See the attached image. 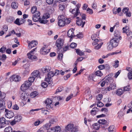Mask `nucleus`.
Masks as SVG:
<instances>
[{
    "label": "nucleus",
    "instance_id": "obj_43",
    "mask_svg": "<svg viewBox=\"0 0 132 132\" xmlns=\"http://www.w3.org/2000/svg\"><path fill=\"white\" fill-rule=\"evenodd\" d=\"M5 119L4 117H2L0 118V123L3 124L4 125L6 124Z\"/></svg>",
    "mask_w": 132,
    "mask_h": 132
},
{
    "label": "nucleus",
    "instance_id": "obj_33",
    "mask_svg": "<svg viewBox=\"0 0 132 132\" xmlns=\"http://www.w3.org/2000/svg\"><path fill=\"white\" fill-rule=\"evenodd\" d=\"M37 8L36 6H33L32 7L31 10V13L34 14L36 12H37L38 11H37Z\"/></svg>",
    "mask_w": 132,
    "mask_h": 132
},
{
    "label": "nucleus",
    "instance_id": "obj_57",
    "mask_svg": "<svg viewBox=\"0 0 132 132\" xmlns=\"http://www.w3.org/2000/svg\"><path fill=\"white\" fill-rule=\"evenodd\" d=\"M77 44L74 43H72L70 45V47L72 48H75L77 46Z\"/></svg>",
    "mask_w": 132,
    "mask_h": 132
},
{
    "label": "nucleus",
    "instance_id": "obj_21",
    "mask_svg": "<svg viewBox=\"0 0 132 132\" xmlns=\"http://www.w3.org/2000/svg\"><path fill=\"white\" fill-rule=\"evenodd\" d=\"M51 69V67L48 66H47L43 68L42 70L44 73H46L50 71Z\"/></svg>",
    "mask_w": 132,
    "mask_h": 132
},
{
    "label": "nucleus",
    "instance_id": "obj_27",
    "mask_svg": "<svg viewBox=\"0 0 132 132\" xmlns=\"http://www.w3.org/2000/svg\"><path fill=\"white\" fill-rule=\"evenodd\" d=\"M114 47L110 43V42L107 43V49L109 50H111Z\"/></svg>",
    "mask_w": 132,
    "mask_h": 132
},
{
    "label": "nucleus",
    "instance_id": "obj_19",
    "mask_svg": "<svg viewBox=\"0 0 132 132\" xmlns=\"http://www.w3.org/2000/svg\"><path fill=\"white\" fill-rule=\"evenodd\" d=\"M120 33L118 30H116L114 32V38L118 39L120 40L121 39V37L120 36Z\"/></svg>",
    "mask_w": 132,
    "mask_h": 132
},
{
    "label": "nucleus",
    "instance_id": "obj_56",
    "mask_svg": "<svg viewBox=\"0 0 132 132\" xmlns=\"http://www.w3.org/2000/svg\"><path fill=\"white\" fill-rule=\"evenodd\" d=\"M41 86L43 88H46L47 86V84L45 82H43L41 83Z\"/></svg>",
    "mask_w": 132,
    "mask_h": 132
},
{
    "label": "nucleus",
    "instance_id": "obj_38",
    "mask_svg": "<svg viewBox=\"0 0 132 132\" xmlns=\"http://www.w3.org/2000/svg\"><path fill=\"white\" fill-rule=\"evenodd\" d=\"M118 117L119 119H121V118L123 116V112L121 111H120L117 114Z\"/></svg>",
    "mask_w": 132,
    "mask_h": 132
},
{
    "label": "nucleus",
    "instance_id": "obj_50",
    "mask_svg": "<svg viewBox=\"0 0 132 132\" xmlns=\"http://www.w3.org/2000/svg\"><path fill=\"white\" fill-rule=\"evenodd\" d=\"M35 78L34 77L31 76L28 78V80L32 83L34 82Z\"/></svg>",
    "mask_w": 132,
    "mask_h": 132
},
{
    "label": "nucleus",
    "instance_id": "obj_29",
    "mask_svg": "<svg viewBox=\"0 0 132 132\" xmlns=\"http://www.w3.org/2000/svg\"><path fill=\"white\" fill-rule=\"evenodd\" d=\"M59 10L61 11H63L65 9V4H61L59 5Z\"/></svg>",
    "mask_w": 132,
    "mask_h": 132
},
{
    "label": "nucleus",
    "instance_id": "obj_45",
    "mask_svg": "<svg viewBox=\"0 0 132 132\" xmlns=\"http://www.w3.org/2000/svg\"><path fill=\"white\" fill-rule=\"evenodd\" d=\"M98 122L100 124L103 125L107 123L106 120L105 119H100Z\"/></svg>",
    "mask_w": 132,
    "mask_h": 132
},
{
    "label": "nucleus",
    "instance_id": "obj_12",
    "mask_svg": "<svg viewBox=\"0 0 132 132\" xmlns=\"http://www.w3.org/2000/svg\"><path fill=\"white\" fill-rule=\"evenodd\" d=\"M63 17V15L60 16L58 17L59 21L58 24L60 26L62 27L65 25Z\"/></svg>",
    "mask_w": 132,
    "mask_h": 132
},
{
    "label": "nucleus",
    "instance_id": "obj_59",
    "mask_svg": "<svg viewBox=\"0 0 132 132\" xmlns=\"http://www.w3.org/2000/svg\"><path fill=\"white\" fill-rule=\"evenodd\" d=\"M42 1L41 0H36V5H40L42 3Z\"/></svg>",
    "mask_w": 132,
    "mask_h": 132
},
{
    "label": "nucleus",
    "instance_id": "obj_40",
    "mask_svg": "<svg viewBox=\"0 0 132 132\" xmlns=\"http://www.w3.org/2000/svg\"><path fill=\"white\" fill-rule=\"evenodd\" d=\"M38 94V93L35 91L31 93L30 96L32 98H34Z\"/></svg>",
    "mask_w": 132,
    "mask_h": 132
},
{
    "label": "nucleus",
    "instance_id": "obj_18",
    "mask_svg": "<svg viewBox=\"0 0 132 132\" xmlns=\"http://www.w3.org/2000/svg\"><path fill=\"white\" fill-rule=\"evenodd\" d=\"M113 79L111 78H109L108 79L106 80H104L102 81L101 84V86L103 87L106 82L107 83L110 82H113Z\"/></svg>",
    "mask_w": 132,
    "mask_h": 132
},
{
    "label": "nucleus",
    "instance_id": "obj_26",
    "mask_svg": "<svg viewBox=\"0 0 132 132\" xmlns=\"http://www.w3.org/2000/svg\"><path fill=\"white\" fill-rule=\"evenodd\" d=\"M109 132H116V129L113 126H111L108 128Z\"/></svg>",
    "mask_w": 132,
    "mask_h": 132
},
{
    "label": "nucleus",
    "instance_id": "obj_39",
    "mask_svg": "<svg viewBox=\"0 0 132 132\" xmlns=\"http://www.w3.org/2000/svg\"><path fill=\"white\" fill-rule=\"evenodd\" d=\"M103 44V43L101 42L96 45V46L94 48L96 50L99 49L101 47V46Z\"/></svg>",
    "mask_w": 132,
    "mask_h": 132
},
{
    "label": "nucleus",
    "instance_id": "obj_31",
    "mask_svg": "<svg viewBox=\"0 0 132 132\" xmlns=\"http://www.w3.org/2000/svg\"><path fill=\"white\" fill-rule=\"evenodd\" d=\"M123 92L122 89H119L117 90L116 94L118 96H120L123 93Z\"/></svg>",
    "mask_w": 132,
    "mask_h": 132
},
{
    "label": "nucleus",
    "instance_id": "obj_53",
    "mask_svg": "<svg viewBox=\"0 0 132 132\" xmlns=\"http://www.w3.org/2000/svg\"><path fill=\"white\" fill-rule=\"evenodd\" d=\"M102 98V94H99L96 96V99L98 101L101 100Z\"/></svg>",
    "mask_w": 132,
    "mask_h": 132
},
{
    "label": "nucleus",
    "instance_id": "obj_30",
    "mask_svg": "<svg viewBox=\"0 0 132 132\" xmlns=\"http://www.w3.org/2000/svg\"><path fill=\"white\" fill-rule=\"evenodd\" d=\"M96 76L93 74H91L89 75V79L94 81H95L96 80Z\"/></svg>",
    "mask_w": 132,
    "mask_h": 132
},
{
    "label": "nucleus",
    "instance_id": "obj_44",
    "mask_svg": "<svg viewBox=\"0 0 132 132\" xmlns=\"http://www.w3.org/2000/svg\"><path fill=\"white\" fill-rule=\"evenodd\" d=\"M76 52L80 56L84 54L83 52L78 49H76Z\"/></svg>",
    "mask_w": 132,
    "mask_h": 132
},
{
    "label": "nucleus",
    "instance_id": "obj_64",
    "mask_svg": "<svg viewBox=\"0 0 132 132\" xmlns=\"http://www.w3.org/2000/svg\"><path fill=\"white\" fill-rule=\"evenodd\" d=\"M128 77L129 79L131 80L132 79V72L128 73Z\"/></svg>",
    "mask_w": 132,
    "mask_h": 132
},
{
    "label": "nucleus",
    "instance_id": "obj_14",
    "mask_svg": "<svg viewBox=\"0 0 132 132\" xmlns=\"http://www.w3.org/2000/svg\"><path fill=\"white\" fill-rule=\"evenodd\" d=\"M63 44V41L62 39L59 38L58 39L56 42V45L58 47H61Z\"/></svg>",
    "mask_w": 132,
    "mask_h": 132
},
{
    "label": "nucleus",
    "instance_id": "obj_41",
    "mask_svg": "<svg viewBox=\"0 0 132 132\" xmlns=\"http://www.w3.org/2000/svg\"><path fill=\"white\" fill-rule=\"evenodd\" d=\"M29 68H26L25 70L23 71V75L24 76L27 75L29 73Z\"/></svg>",
    "mask_w": 132,
    "mask_h": 132
},
{
    "label": "nucleus",
    "instance_id": "obj_34",
    "mask_svg": "<svg viewBox=\"0 0 132 132\" xmlns=\"http://www.w3.org/2000/svg\"><path fill=\"white\" fill-rule=\"evenodd\" d=\"M95 75L97 76L101 77L103 75V73L101 71L98 70L95 72Z\"/></svg>",
    "mask_w": 132,
    "mask_h": 132
},
{
    "label": "nucleus",
    "instance_id": "obj_4",
    "mask_svg": "<svg viewBox=\"0 0 132 132\" xmlns=\"http://www.w3.org/2000/svg\"><path fill=\"white\" fill-rule=\"evenodd\" d=\"M52 103V100L49 98H48L46 100L45 103L46 104L47 109H50L52 108L53 105Z\"/></svg>",
    "mask_w": 132,
    "mask_h": 132
},
{
    "label": "nucleus",
    "instance_id": "obj_47",
    "mask_svg": "<svg viewBox=\"0 0 132 132\" xmlns=\"http://www.w3.org/2000/svg\"><path fill=\"white\" fill-rule=\"evenodd\" d=\"M63 89V87H60L56 89V92H55V94H56L58 92H61Z\"/></svg>",
    "mask_w": 132,
    "mask_h": 132
},
{
    "label": "nucleus",
    "instance_id": "obj_3",
    "mask_svg": "<svg viewBox=\"0 0 132 132\" xmlns=\"http://www.w3.org/2000/svg\"><path fill=\"white\" fill-rule=\"evenodd\" d=\"M50 16V15L49 12L45 13L43 17L39 20V22L41 23L45 24L47 23L48 21L46 20Z\"/></svg>",
    "mask_w": 132,
    "mask_h": 132
},
{
    "label": "nucleus",
    "instance_id": "obj_49",
    "mask_svg": "<svg viewBox=\"0 0 132 132\" xmlns=\"http://www.w3.org/2000/svg\"><path fill=\"white\" fill-rule=\"evenodd\" d=\"M6 48L5 47L3 46L0 49V52L2 53H4L5 51Z\"/></svg>",
    "mask_w": 132,
    "mask_h": 132
},
{
    "label": "nucleus",
    "instance_id": "obj_61",
    "mask_svg": "<svg viewBox=\"0 0 132 132\" xmlns=\"http://www.w3.org/2000/svg\"><path fill=\"white\" fill-rule=\"evenodd\" d=\"M46 130L43 128H41L37 131V132H46Z\"/></svg>",
    "mask_w": 132,
    "mask_h": 132
},
{
    "label": "nucleus",
    "instance_id": "obj_42",
    "mask_svg": "<svg viewBox=\"0 0 132 132\" xmlns=\"http://www.w3.org/2000/svg\"><path fill=\"white\" fill-rule=\"evenodd\" d=\"M129 28L127 27H123L122 29V30H123V33H126L127 34V32H129Z\"/></svg>",
    "mask_w": 132,
    "mask_h": 132
},
{
    "label": "nucleus",
    "instance_id": "obj_46",
    "mask_svg": "<svg viewBox=\"0 0 132 132\" xmlns=\"http://www.w3.org/2000/svg\"><path fill=\"white\" fill-rule=\"evenodd\" d=\"M73 96L72 94H71L69 95L66 98L65 101H68L71 99Z\"/></svg>",
    "mask_w": 132,
    "mask_h": 132
},
{
    "label": "nucleus",
    "instance_id": "obj_54",
    "mask_svg": "<svg viewBox=\"0 0 132 132\" xmlns=\"http://www.w3.org/2000/svg\"><path fill=\"white\" fill-rule=\"evenodd\" d=\"M130 89L129 86H126L123 87V91H129Z\"/></svg>",
    "mask_w": 132,
    "mask_h": 132
},
{
    "label": "nucleus",
    "instance_id": "obj_22",
    "mask_svg": "<svg viewBox=\"0 0 132 132\" xmlns=\"http://www.w3.org/2000/svg\"><path fill=\"white\" fill-rule=\"evenodd\" d=\"M31 76L34 77L35 78L36 77H40V72L38 71H34L31 73Z\"/></svg>",
    "mask_w": 132,
    "mask_h": 132
},
{
    "label": "nucleus",
    "instance_id": "obj_20",
    "mask_svg": "<svg viewBox=\"0 0 132 132\" xmlns=\"http://www.w3.org/2000/svg\"><path fill=\"white\" fill-rule=\"evenodd\" d=\"M5 103L3 99L0 100V110H4L5 109Z\"/></svg>",
    "mask_w": 132,
    "mask_h": 132
},
{
    "label": "nucleus",
    "instance_id": "obj_13",
    "mask_svg": "<svg viewBox=\"0 0 132 132\" xmlns=\"http://www.w3.org/2000/svg\"><path fill=\"white\" fill-rule=\"evenodd\" d=\"M122 12L123 13L125 14L127 17H130L131 16V13L129 11V9L128 7H125L123 8Z\"/></svg>",
    "mask_w": 132,
    "mask_h": 132
},
{
    "label": "nucleus",
    "instance_id": "obj_62",
    "mask_svg": "<svg viewBox=\"0 0 132 132\" xmlns=\"http://www.w3.org/2000/svg\"><path fill=\"white\" fill-rule=\"evenodd\" d=\"M40 123V121L39 120H37L35 121L34 123V125L35 126H37L39 125Z\"/></svg>",
    "mask_w": 132,
    "mask_h": 132
},
{
    "label": "nucleus",
    "instance_id": "obj_15",
    "mask_svg": "<svg viewBox=\"0 0 132 132\" xmlns=\"http://www.w3.org/2000/svg\"><path fill=\"white\" fill-rule=\"evenodd\" d=\"M29 94L23 92L21 95L20 98L22 100L25 101L28 98Z\"/></svg>",
    "mask_w": 132,
    "mask_h": 132
},
{
    "label": "nucleus",
    "instance_id": "obj_58",
    "mask_svg": "<svg viewBox=\"0 0 132 132\" xmlns=\"http://www.w3.org/2000/svg\"><path fill=\"white\" fill-rule=\"evenodd\" d=\"M97 106L98 107H101L103 106V104L101 102L98 101L97 103Z\"/></svg>",
    "mask_w": 132,
    "mask_h": 132
},
{
    "label": "nucleus",
    "instance_id": "obj_51",
    "mask_svg": "<svg viewBox=\"0 0 132 132\" xmlns=\"http://www.w3.org/2000/svg\"><path fill=\"white\" fill-rule=\"evenodd\" d=\"M47 132H55V127H52L49 129L47 131Z\"/></svg>",
    "mask_w": 132,
    "mask_h": 132
},
{
    "label": "nucleus",
    "instance_id": "obj_5",
    "mask_svg": "<svg viewBox=\"0 0 132 132\" xmlns=\"http://www.w3.org/2000/svg\"><path fill=\"white\" fill-rule=\"evenodd\" d=\"M31 84L32 83L29 80L28 81H25L21 85V89L23 90H25L31 86Z\"/></svg>",
    "mask_w": 132,
    "mask_h": 132
},
{
    "label": "nucleus",
    "instance_id": "obj_16",
    "mask_svg": "<svg viewBox=\"0 0 132 132\" xmlns=\"http://www.w3.org/2000/svg\"><path fill=\"white\" fill-rule=\"evenodd\" d=\"M74 30L73 29L69 30L67 33V35L69 37L72 38L75 37L74 34Z\"/></svg>",
    "mask_w": 132,
    "mask_h": 132
},
{
    "label": "nucleus",
    "instance_id": "obj_1",
    "mask_svg": "<svg viewBox=\"0 0 132 132\" xmlns=\"http://www.w3.org/2000/svg\"><path fill=\"white\" fill-rule=\"evenodd\" d=\"M81 4H78L76 5V7L72 9L71 11L72 13L74 14V17H77L76 18L78 19L77 20L76 24L79 26H81L83 27L85 23L83 20L86 19V15L84 14H82L80 12L79 9L80 7Z\"/></svg>",
    "mask_w": 132,
    "mask_h": 132
},
{
    "label": "nucleus",
    "instance_id": "obj_52",
    "mask_svg": "<svg viewBox=\"0 0 132 132\" xmlns=\"http://www.w3.org/2000/svg\"><path fill=\"white\" fill-rule=\"evenodd\" d=\"M55 132H60L61 131L60 127L59 126H57L55 127Z\"/></svg>",
    "mask_w": 132,
    "mask_h": 132
},
{
    "label": "nucleus",
    "instance_id": "obj_9",
    "mask_svg": "<svg viewBox=\"0 0 132 132\" xmlns=\"http://www.w3.org/2000/svg\"><path fill=\"white\" fill-rule=\"evenodd\" d=\"M40 13L39 12H37L35 13L32 16V20L34 22H37L38 21H39L40 18Z\"/></svg>",
    "mask_w": 132,
    "mask_h": 132
},
{
    "label": "nucleus",
    "instance_id": "obj_23",
    "mask_svg": "<svg viewBox=\"0 0 132 132\" xmlns=\"http://www.w3.org/2000/svg\"><path fill=\"white\" fill-rule=\"evenodd\" d=\"M34 54L29 53L27 54L28 57L31 60L35 59H37V57L33 55Z\"/></svg>",
    "mask_w": 132,
    "mask_h": 132
},
{
    "label": "nucleus",
    "instance_id": "obj_17",
    "mask_svg": "<svg viewBox=\"0 0 132 132\" xmlns=\"http://www.w3.org/2000/svg\"><path fill=\"white\" fill-rule=\"evenodd\" d=\"M116 88V86L115 83H111L109 87L106 88V90L110 91V90L115 89Z\"/></svg>",
    "mask_w": 132,
    "mask_h": 132
},
{
    "label": "nucleus",
    "instance_id": "obj_24",
    "mask_svg": "<svg viewBox=\"0 0 132 132\" xmlns=\"http://www.w3.org/2000/svg\"><path fill=\"white\" fill-rule=\"evenodd\" d=\"M98 109L96 107L94 108L90 111V113L92 115H95L98 111Z\"/></svg>",
    "mask_w": 132,
    "mask_h": 132
},
{
    "label": "nucleus",
    "instance_id": "obj_32",
    "mask_svg": "<svg viewBox=\"0 0 132 132\" xmlns=\"http://www.w3.org/2000/svg\"><path fill=\"white\" fill-rule=\"evenodd\" d=\"M12 128L10 126L6 127L4 130V132H12Z\"/></svg>",
    "mask_w": 132,
    "mask_h": 132
},
{
    "label": "nucleus",
    "instance_id": "obj_48",
    "mask_svg": "<svg viewBox=\"0 0 132 132\" xmlns=\"http://www.w3.org/2000/svg\"><path fill=\"white\" fill-rule=\"evenodd\" d=\"M54 75V72L52 71L49 72L47 76L48 77L51 78L53 77Z\"/></svg>",
    "mask_w": 132,
    "mask_h": 132
},
{
    "label": "nucleus",
    "instance_id": "obj_8",
    "mask_svg": "<svg viewBox=\"0 0 132 132\" xmlns=\"http://www.w3.org/2000/svg\"><path fill=\"white\" fill-rule=\"evenodd\" d=\"M21 79V77L18 75H13L11 76L10 78V80L11 81L18 82Z\"/></svg>",
    "mask_w": 132,
    "mask_h": 132
},
{
    "label": "nucleus",
    "instance_id": "obj_28",
    "mask_svg": "<svg viewBox=\"0 0 132 132\" xmlns=\"http://www.w3.org/2000/svg\"><path fill=\"white\" fill-rule=\"evenodd\" d=\"M22 117L19 114L18 115L14 117L15 121L17 122H18L20 121L22 119Z\"/></svg>",
    "mask_w": 132,
    "mask_h": 132
},
{
    "label": "nucleus",
    "instance_id": "obj_11",
    "mask_svg": "<svg viewBox=\"0 0 132 132\" xmlns=\"http://www.w3.org/2000/svg\"><path fill=\"white\" fill-rule=\"evenodd\" d=\"M119 41V40L118 39L113 38L110 40V42L114 47H115L118 45Z\"/></svg>",
    "mask_w": 132,
    "mask_h": 132
},
{
    "label": "nucleus",
    "instance_id": "obj_10",
    "mask_svg": "<svg viewBox=\"0 0 132 132\" xmlns=\"http://www.w3.org/2000/svg\"><path fill=\"white\" fill-rule=\"evenodd\" d=\"M27 43L28 44V49H31L32 47H35L37 44V43L35 41H32L30 42L29 41H27Z\"/></svg>",
    "mask_w": 132,
    "mask_h": 132
},
{
    "label": "nucleus",
    "instance_id": "obj_36",
    "mask_svg": "<svg viewBox=\"0 0 132 132\" xmlns=\"http://www.w3.org/2000/svg\"><path fill=\"white\" fill-rule=\"evenodd\" d=\"M51 126V123H47L44 125L43 128H44L45 130L46 129L47 130L48 129H50L49 128Z\"/></svg>",
    "mask_w": 132,
    "mask_h": 132
},
{
    "label": "nucleus",
    "instance_id": "obj_7",
    "mask_svg": "<svg viewBox=\"0 0 132 132\" xmlns=\"http://www.w3.org/2000/svg\"><path fill=\"white\" fill-rule=\"evenodd\" d=\"M47 45H45L41 49L40 51V53L43 55L48 53L50 52V49H47Z\"/></svg>",
    "mask_w": 132,
    "mask_h": 132
},
{
    "label": "nucleus",
    "instance_id": "obj_63",
    "mask_svg": "<svg viewBox=\"0 0 132 132\" xmlns=\"http://www.w3.org/2000/svg\"><path fill=\"white\" fill-rule=\"evenodd\" d=\"M77 37L78 38H81L83 37V35L81 33H80L77 35Z\"/></svg>",
    "mask_w": 132,
    "mask_h": 132
},
{
    "label": "nucleus",
    "instance_id": "obj_55",
    "mask_svg": "<svg viewBox=\"0 0 132 132\" xmlns=\"http://www.w3.org/2000/svg\"><path fill=\"white\" fill-rule=\"evenodd\" d=\"M14 23H15L19 26L21 25V23H20V19L19 18L17 19L14 22Z\"/></svg>",
    "mask_w": 132,
    "mask_h": 132
},
{
    "label": "nucleus",
    "instance_id": "obj_37",
    "mask_svg": "<svg viewBox=\"0 0 132 132\" xmlns=\"http://www.w3.org/2000/svg\"><path fill=\"white\" fill-rule=\"evenodd\" d=\"M11 5L12 8L16 9L18 7V4L15 2H13L12 3Z\"/></svg>",
    "mask_w": 132,
    "mask_h": 132
},
{
    "label": "nucleus",
    "instance_id": "obj_25",
    "mask_svg": "<svg viewBox=\"0 0 132 132\" xmlns=\"http://www.w3.org/2000/svg\"><path fill=\"white\" fill-rule=\"evenodd\" d=\"M93 128L95 130H98L100 127V123L98 122L95 123L92 125Z\"/></svg>",
    "mask_w": 132,
    "mask_h": 132
},
{
    "label": "nucleus",
    "instance_id": "obj_6",
    "mask_svg": "<svg viewBox=\"0 0 132 132\" xmlns=\"http://www.w3.org/2000/svg\"><path fill=\"white\" fill-rule=\"evenodd\" d=\"M5 117L8 118H11L14 116V113L12 111H9L6 109H5Z\"/></svg>",
    "mask_w": 132,
    "mask_h": 132
},
{
    "label": "nucleus",
    "instance_id": "obj_35",
    "mask_svg": "<svg viewBox=\"0 0 132 132\" xmlns=\"http://www.w3.org/2000/svg\"><path fill=\"white\" fill-rule=\"evenodd\" d=\"M65 25L69 24L70 23V21L69 19H67V18L63 17Z\"/></svg>",
    "mask_w": 132,
    "mask_h": 132
},
{
    "label": "nucleus",
    "instance_id": "obj_60",
    "mask_svg": "<svg viewBox=\"0 0 132 132\" xmlns=\"http://www.w3.org/2000/svg\"><path fill=\"white\" fill-rule=\"evenodd\" d=\"M2 30H3L4 32H6L8 30V27L7 26L4 25L3 26V28H2Z\"/></svg>",
    "mask_w": 132,
    "mask_h": 132
},
{
    "label": "nucleus",
    "instance_id": "obj_2",
    "mask_svg": "<svg viewBox=\"0 0 132 132\" xmlns=\"http://www.w3.org/2000/svg\"><path fill=\"white\" fill-rule=\"evenodd\" d=\"M65 129L66 130L71 132H76L78 131V127L74 126L72 123H69L68 124L65 126Z\"/></svg>",
    "mask_w": 132,
    "mask_h": 132
}]
</instances>
